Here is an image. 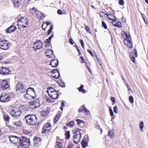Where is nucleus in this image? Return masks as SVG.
<instances>
[{"instance_id":"obj_1","label":"nucleus","mask_w":148,"mask_h":148,"mask_svg":"<svg viewBox=\"0 0 148 148\" xmlns=\"http://www.w3.org/2000/svg\"><path fill=\"white\" fill-rule=\"evenodd\" d=\"M26 122L30 125L35 124L37 121V118L35 115H27L25 117Z\"/></svg>"},{"instance_id":"obj_2","label":"nucleus","mask_w":148,"mask_h":148,"mask_svg":"<svg viewBox=\"0 0 148 148\" xmlns=\"http://www.w3.org/2000/svg\"><path fill=\"white\" fill-rule=\"evenodd\" d=\"M80 129H77L73 135V141L74 142L77 144L80 142L81 138V133L80 132Z\"/></svg>"},{"instance_id":"obj_3","label":"nucleus","mask_w":148,"mask_h":148,"mask_svg":"<svg viewBox=\"0 0 148 148\" xmlns=\"http://www.w3.org/2000/svg\"><path fill=\"white\" fill-rule=\"evenodd\" d=\"M124 34H125V38L124 40V44L129 48L132 49V44L130 36L129 34L128 35L126 33H124Z\"/></svg>"},{"instance_id":"obj_4","label":"nucleus","mask_w":148,"mask_h":148,"mask_svg":"<svg viewBox=\"0 0 148 148\" xmlns=\"http://www.w3.org/2000/svg\"><path fill=\"white\" fill-rule=\"evenodd\" d=\"M19 144L20 145L24 148H26L28 147L30 145V141L29 139L26 137H23L20 139Z\"/></svg>"},{"instance_id":"obj_5","label":"nucleus","mask_w":148,"mask_h":148,"mask_svg":"<svg viewBox=\"0 0 148 148\" xmlns=\"http://www.w3.org/2000/svg\"><path fill=\"white\" fill-rule=\"evenodd\" d=\"M30 105L33 109H35L39 107L40 106L39 99H37L35 100L29 102Z\"/></svg>"},{"instance_id":"obj_6","label":"nucleus","mask_w":148,"mask_h":148,"mask_svg":"<svg viewBox=\"0 0 148 148\" xmlns=\"http://www.w3.org/2000/svg\"><path fill=\"white\" fill-rule=\"evenodd\" d=\"M16 90L19 91L21 93L25 92L26 90V89L24 87V85L21 82H18L16 85Z\"/></svg>"},{"instance_id":"obj_7","label":"nucleus","mask_w":148,"mask_h":148,"mask_svg":"<svg viewBox=\"0 0 148 148\" xmlns=\"http://www.w3.org/2000/svg\"><path fill=\"white\" fill-rule=\"evenodd\" d=\"M10 44V43L7 40H2L0 41V48L4 50H7L9 48Z\"/></svg>"},{"instance_id":"obj_8","label":"nucleus","mask_w":148,"mask_h":148,"mask_svg":"<svg viewBox=\"0 0 148 148\" xmlns=\"http://www.w3.org/2000/svg\"><path fill=\"white\" fill-rule=\"evenodd\" d=\"M51 132V124L48 123L46 124L42 128V133H47Z\"/></svg>"},{"instance_id":"obj_9","label":"nucleus","mask_w":148,"mask_h":148,"mask_svg":"<svg viewBox=\"0 0 148 148\" xmlns=\"http://www.w3.org/2000/svg\"><path fill=\"white\" fill-rule=\"evenodd\" d=\"M19 23L20 26L23 28L26 27V26L27 25V18H25L24 17H21L20 19H19L18 21Z\"/></svg>"},{"instance_id":"obj_10","label":"nucleus","mask_w":148,"mask_h":148,"mask_svg":"<svg viewBox=\"0 0 148 148\" xmlns=\"http://www.w3.org/2000/svg\"><path fill=\"white\" fill-rule=\"evenodd\" d=\"M9 138L10 142L13 144H16L18 143L19 144L21 140V138L19 137L14 136H9Z\"/></svg>"},{"instance_id":"obj_11","label":"nucleus","mask_w":148,"mask_h":148,"mask_svg":"<svg viewBox=\"0 0 148 148\" xmlns=\"http://www.w3.org/2000/svg\"><path fill=\"white\" fill-rule=\"evenodd\" d=\"M10 100V97L8 95L5 93L1 94L0 97V101L2 102L8 101Z\"/></svg>"},{"instance_id":"obj_12","label":"nucleus","mask_w":148,"mask_h":148,"mask_svg":"<svg viewBox=\"0 0 148 148\" xmlns=\"http://www.w3.org/2000/svg\"><path fill=\"white\" fill-rule=\"evenodd\" d=\"M25 108L23 106H21L19 107V110L16 112L14 118H18L20 116L23 112L25 110Z\"/></svg>"},{"instance_id":"obj_13","label":"nucleus","mask_w":148,"mask_h":148,"mask_svg":"<svg viewBox=\"0 0 148 148\" xmlns=\"http://www.w3.org/2000/svg\"><path fill=\"white\" fill-rule=\"evenodd\" d=\"M11 73V71L8 68L3 67L0 68V73L3 75H8Z\"/></svg>"},{"instance_id":"obj_14","label":"nucleus","mask_w":148,"mask_h":148,"mask_svg":"<svg viewBox=\"0 0 148 148\" xmlns=\"http://www.w3.org/2000/svg\"><path fill=\"white\" fill-rule=\"evenodd\" d=\"M43 45L42 42L40 40H37L34 43V48L36 50L40 49Z\"/></svg>"},{"instance_id":"obj_15","label":"nucleus","mask_w":148,"mask_h":148,"mask_svg":"<svg viewBox=\"0 0 148 148\" xmlns=\"http://www.w3.org/2000/svg\"><path fill=\"white\" fill-rule=\"evenodd\" d=\"M9 87L8 81L5 79L3 80L1 83V88L3 90L8 89Z\"/></svg>"},{"instance_id":"obj_16","label":"nucleus","mask_w":148,"mask_h":148,"mask_svg":"<svg viewBox=\"0 0 148 148\" xmlns=\"http://www.w3.org/2000/svg\"><path fill=\"white\" fill-rule=\"evenodd\" d=\"M27 93H29V94L32 97L33 99L35 98L36 97L34 90V88L30 87L27 89Z\"/></svg>"},{"instance_id":"obj_17","label":"nucleus","mask_w":148,"mask_h":148,"mask_svg":"<svg viewBox=\"0 0 148 148\" xmlns=\"http://www.w3.org/2000/svg\"><path fill=\"white\" fill-rule=\"evenodd\" d=\"M52 76L56 79H58L60 77V74L57 69H55L51 71Z\"/></svg>"},{"instance_id":"obj_18","label":"nucleus","mask_w":148,"mask_h":148,"mask_svg":"<svg viewBox=\"0 0 148 148\" xmlns=\"http://www.w3.org/2000/svg\"><path fill=\"white\" fill-rule=\"evenodd\" d=\"M16 29V27L15 25H11L10 27L8 28L6 30V32L10 33L14 32Z\"/></svg>"},{"instance_id":"obj_19","label":"nucleus","mask_w":148,"mask_h":148,"mask_svg":"<svg viewBox=\"0 0 148 148\" xmlns=\"http://www.w3.org/2000/svg\"><path fill=\"white\" fill-rule=\"evenodd\" d=\"M51 93L48 94L49 96L51 97L52 98L54 99H56L58 96V92L56 91L53 92Z\"/></svg>"},{"instance_id":"obj_20","label":"nucleus","mask_w":148,"mask_h":148,"mask_svg":"<svg viewBox=\"0 0 148 148\" xmlns=\"http://www.w3.org/2000/svg\"><path fill=\"white\" fill-rule=\"evenodd\" d=\"M45 53L47 56L51 58L53 56V51L50 49H48L46 50Z\"/></svg>"},{"instance_id":"obj_21","label":"nucleus","mask_w":148,"mask_h":148,"mask_svg":"<svg viewBox=\"0 0 148 148\" xmlns=\"http://www.w3.org/2000/svg\"><path fill=\"white\" fill-rule=\"evenodd\" d=\"M41 143L40 138L38 137H35L34 138V146H36L37 145L40 144Z\"/></svg>"},{"instance_id":"obj_22","label":"nucleus","mask_w":148,"mask_h":148,"mask_svg":"<svg viewBox=\"0 0 148 148\" xmlns=\"http://www.w3.org/2000/svg\"><path fill=\"white\" fill-rule=\"evenodd\" d=\"M50 64L53 67H56L58 64V60L54 59L51 61Z\"/></svg>"},{"instance_id":"obj_23","label":"nucleus","mask_w":148,"mask_h":148,"mask_svg":"<svg viewBox=\"0 0 148 148\" xmlns=\"http://www.w3.org/2000/svg\"><path fill=\"white\" fill-rule=\"evenodd\" d=\"M112 23L114 26L118 27L119 28H121L122 27L121 22H118L115 20L112 21Z\"/></svg>"},{"instance_id":"obj_24","label":"nucleus","mask_w":148,"mask_h":148,"mask_svg":"<svg viewBox=\"0 0 148 148\" xmlns=\"http://www.w3.org/2000/svg\"><path fill=\"white\" fill-rule=\"evenodd\" d=\"M88 141L85 138H84L81 141V144L83 148H85L88 145Z\"/></svg>"},{"instance_id":"obj_25","label":"nucleus","mask_w":148,"mask_h":148,"mask_svg":"<svg viewBox=\"0 0 148 148\" xmlns=\"http://www.w3.org/2000/svg\"><path fill=\"white\" fill-rule=\"evenodd\" d=\"M108 135L110 138H113L114 137V134L112 130L110 129L108 131Z\"/></svg>"},{"instance_id":"obj_26","label":"nucleus","mask_w":148,"mask_h":148,"mask_svg":"<svg viewBox=\"0 0 148 148\" xmlns=\"http://www.w3.org/2000/svg\"><path fill=\"white\" fill-rule=\"evenodd\" d=\"M26 94L24 95L25 98L27 100H31L32 99V97L29 94V93H27V91L26 90Z\"/></svg>"},{"instance_id":"obj_27","label":"nucleus","mask_w":148,"mask_h":148,"mask_svg":"<svg viewBox=\"0 0 148 148\" xmlns=\"http://www.w3.org/2000/svg\"><path fill=\"white\" fill-rule=\"evenodd\" d=\"M13 4L14 7L16 8H18L21 4L19 1L18 0H16L15 1Z\"/></svg>"},{"instance_id":"obj_28","label":"nucleus","mask_w":148,"mask_h":148,"mask_svg":"<svg viewBox=\"0 0 148 148\" xmlns=\"http://www.w3.org/2000/svg\"><path fill=\"white\" fill-rule=\"evenodd\" d=\"M47 89L49 90L47 91V92L48 94H49V93H51L52 92L53 93V92L56 91V90H55L53 88L51 87H48Z\"/></svg>"},{"instance_id":"obj_29","label":"nucleus","mask_w":148,"mask_h":148,"mask_svg":"<svg viewBox=\"0 0 148 148\" xmlns=\"http://www.w3.org/2000/svg\"><path fill=\"white\" fill-rule=\"evenodd\" d=\"M130 57L131 60L134 63H135V58L134 52L131 53L130 54Z\"/></svg>"},{"instance_id":"obj_30","label":"nucleus","mask_w":148,"mask_h":148,"mask_svg":"<svg viewBox=\"0 0 148 148\" xmlns=\"http://www.w3.org/2000/svg\"><path fill=\"white\" fill-rule=\"evenodd\" d=\"M55 148H62V143L60 142H57Z\"/></svg>"},{"instance_id":"obj_31","label":"nucleus","mask_w":148,"mask_h":148,"mask_svg":"<svg viewBox=\"0 0 148 148\" xmlns=\"http://www.w3.org/2000/svg\"><path fill=\"white\" fill-rule=\"evenodd\" d=\"M106 15H107V17L110 20H114V19H115V17L112 15V14H106Z\"/></svg>"},{"instance_id":"obj_32","label":"nucleus","mask_w":148,"mask_h":148,"mask_svg":"<svg viewBox=\"0 0 148 148\" xmlns=\"http://www.w3.org/2000/svg\"><path fill=\"white\" fill-rule=\"evenodd\" d=\"M3 118L4 120L5 121H9L10 117L9 116L6 114H3Z\"/></svg>"},{"instance_id":"obj_33","label":"nucleus","mask_w":148,"mask_h":148,"mask_svg":"<svg viewBox=\"0 0 148 148\" xmlns=\"http://www.w3.org/2000/svg\"><path fill=\"white\" fill-rule=\"evenodd\" d=\"M14 125L16 127H18L21 126L22 125V123L20 121H19L17 122H15L14 123Z\"/></svg>"},{"instance_id":"obj_34","label":"nucleus","mask_w":148,"mask_h":148,"mask_svg":"<svg viewBox=\"0 0 148 148\" xmlns=\"http://www.w3.org/2000/svg\"><path fill=\"white\" fill-rule=\"evenodd\" d=\"M84 85H82L79 88V90L80 92H82L83 93H84L85 92V90L83 89Z\"/></svg>"},{"instance_id":"obj_35","label":"nucleus","mask_w":148,"mask_h":148,"mask_svg":"<svg viewBox=\"0 0 148 148\" xmlns=\"http://www.w3.org/2000/svg\"><path fill=\"white\" fill-rule=\"evenodd\" d=\"M75 123L74 121H72L67 124V125L69 127H72Z\"/></svg>"},{"instance_id":"obj_36","label":"nucleus","mask_w":148,"mask_h":148,"mask_svg":"<svg viewBox=\"0 0 148 148\" xmlns=\"http://www.w3.org/2000/svg\"><path fill=\"white\" fill-rule=\"evenodd\" d=\"M65 136L66 138L67 139H69L70 138V131H66V133L65 134Z\"/></svg>"},{"instance_id":"obj_37","label":"nucleus","mask_w":148,"mask_h":148,"mask_svg":"<svg viewBox=\"0 0 148 148\" xmlns=\"http://www.w3.org/2000/svg\"><path fill=\"white\" fill-rule=\"evenodd\" d=\"M74 145L73 144V143L71 142H69V143L68 146L67 148H74Z\"/></svg>"},{"instance_id":"obj_38","label":"nucleus","mask_w":148,"mask_h":148,"mask_svg":"<svg viewBox=\"0 0 148 148\" xmlns=\"http://www.w3.org/2000/svg\"><path fill=\"white\" fill-rule=\"evenodd\" d=\"M60 116V114H58L55 117V119H54L55 123H56L59 120Z\"/></svg>"},{"instance_id":"obj_39","label":"nucleus","mask_w":148,"mask_h":148,"mask_svg":"<svg viewBox=\"0 0 148 148\" xmlns=\"http://www.w3.org/2000/svg\"><path fill=\"white\" fill-rule=\"evenodd\" d=\"M144 126V123L142 121L139 124V127L140 129V130L142 132L143 131V128Z\"/></svg>"},{"instance_id":"obj_40","label":"nucleus","mask_w":148,"mask_h":148,"mask_svg":"<svg viewBox=\"0 0 148 148\" xmlns=\"http://www.w3.org/2000/svg\"><path fill=\"white\" fill-rule=\"evenodd\" d=\"M53 29V25H51L50 26V28L48 31L47 34H50L51 32L52 31V29Z\"/></svg>"},{"instance_id":"obj_41","label":"nucleus","mask_w":148,"mask_h":148,"mask_svg":"<svg viewBox=\"0 0 148 148\" xmlns=\"http://www.w3.org/2000/svg\"><path fill=\"white\" fill-rule=\"evenodd\" d=\"M85 29L86 30V31L88 32L90 34H91V32H90V28L88 26H85Z\"/></svg>"},{"instance_id":"obj_42","label":"nucleus","mask_w":148,"mask_h":148,"mask_svg":"<svg viewBox=\"0 0 148 148\" xmlns=\"http://www.w3.org/2000/svg\"><path fill=\"white\" fill-rule=\"evenodd\" d=\"M85 108V106L84 105H83L82 106H81L79 108V112H81L83 111Z\"/></svg>"},{"instance_id":"obj_43","label":"nucleus","mask_w":148,"mask_h":148,"mask_svg":"<svg viewBox=\"0 0 148 148\" xmlns=\"http://www.w3.org/2000/svg\"><path fill=\"white\" fill-rule=\"evenodd\" d=\"M16 112V111L14 110H12L10 111V114H11V116H13L14 117Z\"/></svg>"},{"instance_id":"obj_44","label":"nucleus","mask_w":148,"mask_h":148,"mask_svg":"<svg viewBox=\"0 0 148 148\" xmlns=\"http://www.w3.org/2000/svg\"><path fill=\"white\" fill-rule=\"evenodd\" d=\"M48 114V112L47 111H44L42 112V115L44 117L47 116Z\"/></svg>"},{"instance_id":"obj_45","label":"nucleus","mask_w":148,"mask_h":148,"mask_svg":"<svg viewBox=\"0 0 148 148\" xmlns=\"http://www.w3.org/2000/svg\"><path fill=\"white\" fill-rule=\"evenodd\" d=\"M129 101L130 103H133L134 102V99L132 96H130L129 97Z\"/></svg>"},{"instance_id":"obj_46","label":"nucleus","mask_w":148,"mask_h":148,"mask_svg":"<svg viewBox=\"0 0 148 148\" xmlns=\"http://www.w3.org/2000/svg\"><path fill=\"white\" fill-rule=\"evenodd\" d=\"M117 106H114L113 108V110L114 112L116 114H117Z\"/></svg>"},{"instance_id":"obj_47","label":"nucleus","mask_w":148,"mask_h":148,"mask_svg":"<svg viewBox=\"0 0 148 148\" xmlns=\"http://www.w3.org/2000/svg\"><path fill=\"white\" fill-rule=\"evenodd\" d=\"M95 127L97 128V129H99V130L101 131V134L102 132V129L100 128V126L98 125H96L95 126Z\"/></svg>"},{"instance_id":"obj_48","label":"nucleus","mask_w":148,"mask_h":148,"mask_svg":"<svg viewBox=\"0 0 148 148\" xmlns=\"http://www.w3.org/2000/svg\"><path fill=\"white\" fill-rule=\"evenodd\" d=\"M102 25L105 29H107V25L103 21L102 22Z\"/></svg>"},{"instance_id":"obj_49","label":"nucleus","mask_w":148,"mask_h":148,"mask_svg":"<svg viewBox=\"0 0 148 148\" xmlns=\"http://www.w3.org/2000/svg\"><path fill=\"white\" fill-rule=\"evenodd\" d=\"M84 112L85 114L86 115H88L90 113L89 111L86 108H84Z\"/></svg>"},{"instance_id":"obj_50","label":"nucleus","mask_w":148,"mask_h":148,"mask_svg":"<svg viewBox=\"0 0 148 148\" xmlns=\"http://www.w3.org/2000/svg\"><path fill=\"white\" fill-rule=\"evenodd\" d=\"M76 121H77L78 124H80L81 123H83V121L80 120L79 119H77L76 120Z\"/></svg>"},{"instance_id":"obj_51","label":"nucleus","mask_w":148,"mask_h":148,"mask_svg":"<svg viewBox=\"0 0 148 148\" xmlns=\"http://www.w3.org/2000/svg\"><path fill=\"white\" fill-rule=\"evenodd\" d=\"M109 111L110 112V115L111 116H113L114 114H113L112 110V109L111 108H110L109 109Z\"/></svg>"},{"instance_id":"obj_52","label":"nucleus","mask_w":148,"mask_h":148,"mask_svg":"<svg viewBox=\"0 0 148 148\" xmlns=\"http://www.w3.org/2000/svg\"><path fill=\"white\" fill-rule=\"evenodd\" d=\"M119 3L120 5H123L124 3L123 0H119Z\"/></svg>"},{"instance_id":"obj_53","label":"nucleus","mask_w":148,"mask_h":148,"mask_svg":"<svg viewBox=\"0 0 148 148\" xmlns=\"http://www.w3.org/2000/svg\"><path fill=\"white\" fill-rule=\"evenodd\" d=\"M69 43L73 45V44L74 42L73 41V39L72 38H70L69 39Z\"/></svg>"},{"instance_id":"obj_54","label":"nucleus","mask_w":148,"mask_h":148,"mask_svg":"<svg viewBox=\"0 0 148 148\" xmlns=\"http://www.w3.org/2000/svg\"><path fill=\"white\" fill-rule=\"evenodd\" d=\"M80 41L82 47L83 48V49H84V42H83V40H80Z\"/></svg>"},{"instance_id":"obj_55","label":"nucleus","mask_w":148,"mask_h":148,"mask_svg":"<svg viewBox=\"0 0 148 148\" xmlns=\"http://www.w3.org/2000/svg\"><path fill=\"white\" fill-rule=\"evenodd\" d=\"M111 100L113 103H116V101L115 100V98L113 97H111L110 98Z\"/></svg>"},{"instance_id":"obj_56","label":"nucleus","mask_w":148,"mask_h":148,"mask_svg":"<svg viewBox=\"0 0 148 148\" xmlns=\"http://www.w3.org/2000/svg\"><path fill=\"white\" fill-rule=\"evenodd\" d=\"M57 13L60 15H62L63 14L62 11L60 9H58L57 11Z\"/></svg>"},{"instance_id":"obj_57","label":"nucleus","mask_w":148,"mask_h":148,"mask_svg":"<svg viewBox=\"0 0 148 148\" xmlns=\"http://www.w3.org/2000/svg\"><path fill=\"white\" fill-rule=\"evenodd\" d=\"M87 51H88V52L91 55V56L93 57H94V56L93 54V53H92V52L90 51V50H89V49H88L87 50Z\"/></svg>"},{"instance_id":"obj_58","label":"nucleus","mask_w":148,"mask_h":148,"mask_svg":"<svg viewBox=\"0 0 148 148\" xmlns=\"http://www.w3.org/2000/svg\"><path fill=\"white\" fill-rule=\"evenodd\" d=\"M51 40H49V38H48L47 39H46L45 40V42L46 43H47V44L48 45H49V44L50 42V41H51Z\"/></svg>"},{"instance_id":"obj_59","label":"nucleus","mask_w":148,"mask_h":148,"mask_svg":"<svg viewBox=\"0 0 148 148\" xmlns=\"http://www.w3.org/2000/svg\"><path fill=\"white\" fill-rule=\"evenodd\" d=\"M121 20L124 23L126 22V19L125 18L122 17L121 18Z\"/></svg>"},{"instance_id":"obj_60","label":"nucleus","mask_w":148,"mask_h":148,"mask_svg":"<svg viewBox=\"0 0 148 148\" xmlns=\"http://www.w3.org/2000/svg\"><path fill=\"white\" fill-rule=\"evenodd\" d=\"M80 58L82 60L81 61V62L82 63H84V57L83 56H81L80 57Z\"/></svg>"},{"instance_id":"obj_61","label":"nucleus","mask_w":148,"mask_h":148,"mask_svg":"<svg viewBox=\"0 0 148 148\" xmlns=\"http://www.w3.org/2000/svg\"><path fill=\"white\" fill-rule=\"evenodd\" d=\"M61 106L62 107H64L65 106L64 103L63 101H62L61 102Z\"/></svg>"},{"instance_id":"obj_62","label":"nucleus","mask_w":148,"mask_h":148,"mask_svg":"<svg viewBox=\"0 0 148 148\" xmlns=\"http://www.w3.org/2000/svg\"><path fill=\"white\" fill-rule=\"evenodd\" d=\"M45 17V16L44 15H41L40 17V18L41 19H43Z\"/></svg>"},{"instance_id":"obj_63","label":"nucleus","mask_w":148,"mask_h":148,"mask_svg":"<svg viewBox=\"0 0 148 148\" xmlns=\"http://www.w3.org/2000/svg\"><path fill=\"white\" fill-rule=\"evenodd\" d=\"M51 24L50 22V21H48L46 22V25H47V26L50 25Z\"/></svg>"},{"instance_id":"obj_64","label":"nucleus","mask_w":148,"mask_h":148,"mask_svg":"<svg viewBox=\"0 0 148 148\" xmlns=\"http://www.w3.org/2000/svg\"><path fill=\"white\" fill-rule=\"evenodd\" d=\"M53 37V35H51L49 38V40H51V39H52V38Z\"/></svg>"}]
</instances>
